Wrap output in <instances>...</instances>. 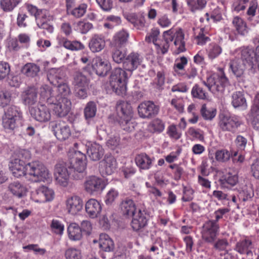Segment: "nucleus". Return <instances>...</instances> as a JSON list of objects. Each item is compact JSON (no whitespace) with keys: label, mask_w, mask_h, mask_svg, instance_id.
Masks as SVG:
<instances>
[{"label":"nucleus","mask_w":259,"mask_h":259,"mask_svg":"<svg viewBox=\"0 0 259 259\" xmlns=\"http://www.w3.org/2000/svg\"><path fill=\"white\" fill-rule=\"evenodd\" d=\"M128 37V33L125 30H121L117 32L113 36L112 45L116 48L123 47L126 45Z\"/></svg>","instance_id":"nucleus-31"},{"label":"nucleus","mask_w":259,"mask_h":259,"mask_svg":"<svg viewBox=\"0 0 259 259\" xmlns=\"http://www.w3.org/2000/svg\"><path fill=\"white\" fill-rule=\"evenodd\" d=\"M11 101V95L8 92L0 93V106L4 107L8 105Z\"/></svg>","instance_id":"nucleus-61"},{"label":"nucleus","mask_w":259,"mask_h":259,"mask_svg":"<svg viewBox=\"0 0 259 259\" xmlns=\"http://www.w3.org/2000/svg\"><path fill=\"white\" fill-rule=\"evenodd\" d=\"M51 126L54 135L60 141L66 140L71 135L70 126L67 123L62 120L51 122Z\"/></svg>","instance_id":"nucleus-9"},{"label":"nucleus","mask_w":259,"mask_h":259,"mask_svg":"<svg viewBox=\"0 0 259 259\" xmlns=\"http://www.w3.org/2000/svg\"><path fill=\"white\" fill-rule=\"evenodd\" d=\"M135 161L140 169L148 170L152 166L153 160L145 153H141L136 156Z\"/></svg>","instance_id":"nucleus-27"},{"label":"nucleus","mask_w":259,"mask_h":259,"mask_svg":"<svg viewBox=\"0 0 259 259\" xmlns=\"http://www.w3.org/2000/svg\"><path fill=\"white\" fill-rule=\"evenodd\" d=\"M118 195V192L114 189H111L106 196L105 202L106 204H111Z\"/></svg>","instance_id":"nucleus-64"},{"label":"nucleus","mask_w":259,"mask_h":259,"mask_svg":"<svg viewBox=\"0 0 259 259\" xmlns=\"http://www.w3.org/2000/svg\"><path fill=\"white\" fill-rule=\"evenodd\" d=\"M29 112L32 117L39 122H46L51 118L49 109L42 105H40L37 107H29Z\"/></svg>","instance_id":"nucleus-16"},{"label":"nucleus","mask_w":259,"mask_h":259,"mask_svg":"<svg viewBox=\"0 0 259 259\" xmlns=\"http://www.w3.org/2000/svg\"><path fill=\"white\" fill-rule=\"evenodd\" d=\"M47 102L52 105L53 113L58 117L66 116L70 112L71 108L70 100L67 97H62L59 96L56 98L51 97L48 99Z\"/></svg>","instance_id":"nucleus-3"},{"label":"nucleus","mask_w":259,"mask_h":259,"mask_svg":"<svg viewBox=\"0 0 259 259\" xmlns=\"http://www.w3.org/2000/svg\"><path fill=\"white\" fill-rule=\"evenodd\" d=\"M36 23L39 28L46 30L48 33H51L54 31V27L47 21L39 20Z\"/></svg>","instance_id":"nucleus-63"},{"label":"nucleus","mask_w":259,"mask_h":259,"mask_svg":"<svg viewBox=\"0 0 259 259\" xmlns=\"http://www.w3.org/2000/svg\"><path fill=\"white\" fill-rule=\"evenodd\" d=\"M143 58L139 54L136 52H132L128 54L123 62V69L129 72L131 76L132 72L136 70L142 62Z\"/></svg>","instance_id":"nucleus-14"},{"label":"nucleus","mask_w":259,"mask_h":259,"mask_svg":"<svg viewBox=\"0 0 259 259\" xmlns=\"http://www.w3.org/2000/svg\"><path fill=\"white\" fill-rule=\"evenodd\" d=\"M14 159L20 160V163H26V160L30 158V153L29 151L25 149H20L15 152Z\"/></svg>","instance_id":"nucleus-45"},{"label":"nucleus","mask_w":259,"mask_h":259,"mask_svg":"<svg viewBox=\"0 0 259 259\" xmlns=\"http://www.w3.org/2000/svg\"><path fill=\"white\" fill-rule=\"evenodd\" d=\"M69 238L72 240H79L82 236L80 227L76 223H71L68 227Z\"/></svg>","instance_id":"nucleus-38"},{"label":"nucleus","mask_w":259,"mask_h":259,"mask_svg":"<svg viewBox=\"0 0 259 259\" xmlns=\"http://www.w3.org/2000/svg\"><path fill=\"white\" fill-rule=\"evenodd\" d=\"M208 90L213 94L223 93L229 81L224 72L219 75H210L206 78Z\"/></svg>","instance_id":"nucleus-5"},{"label":"nucleus","mask_w":259,"mask_h":259,"mask_svg":"<svg viewBox=\"0 0 259 259\" xmlns=\"http://www.w3.org/2000/svg\"><path fill=\"white\" fill-rule=\"evenodd\" d=\"M231 103L235 108H240L245 109L247 106L244 94L241 91H237L233 93Z\"/></svg>","instance_id":"nucleus-30"},{"label":"nucleus","mask_w":259,"mask_h":259,"mask_svg":"<svg viewBox=\"0 0 259 259\" xmlns=\"http://www.w3.org/2000/svg\"><path fill=\"white\" fill-rule=\"evenodd\" d=\"M10 72V66L8 63L0 61V80L6 78Z\"/></svg>","instance_id":"nucleus-53"},{"label":"nucleus","mask_w":259,"mask_h":259,"mask_svg":"<svg viewBox=\"0 0 259 259\" xmlns=\"http://www.w3.org/2000/svg\"><path fill=\"white\" fill-rule=\"evenodd\" d=\"M232 24L238 34L245 35L248 32V28L246 22L238 16L235 17L232 20Z\"/></svg>","instance_id":"nucleus-36"},{"label":"nucleus","mask_w":259,"mask_h":259,"mask_svg":"<svg viewBox=\"0 0 259 259\" xmlns=\"http://www.w3.org/2000/svg\"><path fill=\"white\" fill-rule=\"evenodd\" d=\"M155 83L157 85V89L162 90V86L165 82V76L163 72L158 71L157 73L156 77L155 79Z\"/></svg>","instance_id":"nucleus-62"},{"label":"nucleus","mask_w":259,"mask_h":259,"mask_svg":"<svg viewBox=\"0 0 259 259\" xmlns=\"http://www.w3.org/2000/svg\"><path fill=\"white\" fill-rule=\"evenodd\" d=\"M187 3L191 12L202 10L206 5L205 0H187Z\"/></svg>","instance_id":"nucleus-42"},{"label":"nucleus","mask_w":259,"mask_h":259,"mask_svg":"<svg viewBox=\"0 0 259 259\" xmlns=\"http://www.w3.org/2000/svg\"><path fill=\"white\" fill-rule=\"evenodd\" d=\"M241 59L242 62H244L249 67L252 68L255 62L254 58V51L252 49L246 47L241 49Z\"/></svg>","instance_id":"nucleus-28"},{"label":"nucleus","mask_w":259,"mask_h":259,"mask_svg":"<svg viewBox=\"0 0 259 259\" xmlns=\"http://www.w3.org/2000/svg\"><path fill=\"white\" fill-rule=\"evenodd\" d=\"M51 227L53 231L56 234L61 235L63 233L64 225L59 220L53 219L52 221Z\"/></svg>","instance_id":"nucleus-54"},{"label":"nucleus","mask_w":259,"mask_h":259,"mask_svg":"<svg viewBox=\"0 0 259 259\" xmlns=\"http://www.w3.org/2000/svg\"><path fill=\"white\" fill-rule=\"evenodd\" d=\"M26 164L25 163H20V160L13 159L9 165L13 176L19 178L27 175Z\"/></svg>","instance_id":"nucleus-25"},{"label":"nucleus","mask_w":259,"mask_h":259,"mask_svg":"<svg viewBox=\"0 0 259 259\" xmlns=\"http://www.w3.org/2000/svg\"><path fill=\"white\" fill-rule=\"evenodd\" d=\"M96 2L104 11L109 12L113 8L112 0H96Z\"/></svg>","instance_id":"nucleus-58"},{"label":"nucleus","mask_w":259,"mask_h":259,"mask_svg":"<svg viewBox=\"0 0 259 259\" xmlns=\"http://www.w3.org/2000/svg\"><path fill=\"white\" fill-rule=\"evenodd\" d=\"M57 39L60 46L72 51L81 50L84 48V45L77 40L70 41L64 37H58Z\"/></svg>","instance_id":"nucleus-26"},{"label":"nucleus","mask_w":259,"mask_h":259,"mask_svg":"<svg viewBox=\"0 0 259 259\" xmlns=\"http://www.w3.org/2000/svg\"><path fill=\"white\" fill-rule=\"evenodd\" d=\"M120 208L122 213L126 217H133L136 210L135 204L131 199L126 198L120 203Z\"/></svg>","instance_id":"nucleus-29"},{"label":"nucleus","mask_w":259,"mask_h":259,"mask_svg":"<svg viewBox=\"0 0 259 259\" xmlns=\"http://www.w3.org/2000/svg\"><path fill=\"white\" fill-rule=\"evenodd\" d=\"M8 190L14 196L21 198L26 191L25 187L18 181L11 183L8 186Z\"/></svg>","instance_id":"nucleus-37"},{"label":"nucleus","mask_w":259,"mask_h":259,"mask_svg":"<svg viewBox=\"0 0 259 259\" xmlns=\"http://www.w3.org/2000/svg\"><path fill=\"white\" fill-rule=\"evenodd\" d=\"M117 162L115 158L111 154H106L103 160L99 163V171L103 177L112 175L115 170Z\"/></svg>","instance_id":"nucleus-8"},{"label":"nucleus","mask_w":259,"mask_h":259,"mask_svg":"<svg viewBox=\"0 0 259 259\" xmlns=\"http://www.w3.org/2000/svg\"><path fill=\"white\" fill-rule=\"evenodd\" d=\"M86 156L80 151H75L69 155V164L61 161L55 165L54 175L57 182L63 187H66L69 178L80 180L86 175Z\"/></svg>","instance_id":"nucleus-1"},{"label":"nucleus","mask_w":259,"mask_h":259,"mask_svg":"<svg viewBox=\"0 0 259 259\" xmlns=\"http://www.w3.org/2000/svg\"><path fill=\"white\" fill-rule=\"evenodd\" d=\"M246 68V64L242 62L239 59H234L229 63L230 70L240 83L245 82L244 72Z\"/></svg>","instance_id":"nucleus-12"},{"label":"nucleus","mask_w":259,"mask_h":259,"mask_svg":"<svg viewBox=\"0 0 259 259\" xmlns=\"http://www.w3.org/2000/svg\"><path fill=\"white\" fill-rule=\"evenodd\" d=\"M20 2V0H2L1 6L5 12L12 11Z\"/></svg>","instance_id":"nucleus-47"},{"label":"nucleus","mask_w":259,"mask_h":259,"mask_svg":"<svg viewBox=\"0 0 259 259\" xmlns=\"http://www.w3.org/2000/svg\"><path fill=\"white\" fill-rule=\"evenodd\" d=\"M160 34L159 29L155 28L151 30V33L149 35L146 36L145 40L148 42H150L152 41L153 43L158 48L160 47V46L156 43L158 39V37Z\"/></svg>","instance_id":"nucleus-52"},{"label":"nucleus","mask_w":259,"mask_h":259,"mask_svg":"<svg viewBox=\"0 0 259 259\" xmlns=\"http://www.w3.org/2000/svg\"><path fill=\"white\" fill-rule=\"evenodd\" d=\"M36 192L38 196L41 198V201L47 202L52 201L54 198V191L47 187L42 186L37 188Z\"/></svg>","instance_id":"nucleus-35"},{"label":"nucleus","mask_w":259,"mask_h":259,"mask_svg":"<svg viewBox=\"0 0 259 259\" xmlns=\"http://www.w3.org/2000/svg\"><path fill=\"white\" fill-rule=\"evenodd\" d=\"M112 57L114 62L117 64L122 63L123 66L126 56L125 52L121 51L119 48H116L112 52Z\"/></svg>","instance_id":"nucleus-44"},{"label":"nucleus","mask_w":259,"mask_h":259,"mask_svg":"<svg viewBox=\"0 0 259 259\" xmlns=\"http://www.w3.org/2000/svg\"><path fill=\"white\" fill-rule=\"evenodd\" d=\"M175 41L174 44L176 46H178V50L179 52H183L186 50L185 42L184 41V33L182 29L179 28L174 34Z\"/></svg>","instance_id":"nucleus-39"},{"label":"nucleus","mask_w":259,"mask_h":259,"mask_svg":"<svg viewBox=\"0 0 259 259\" xmlns=\"http://www.w3.org/2000/svg\"><path fill=\"white\" fill-rule=\"evenodd\" d=\"M238 180V177L236 175L229 173L225 176L224 179L221 180V183L225 187H228L227 185L234 186L237 184Z\"/></svg>","instance_id":"nucleus-46"},{"label":"nucleus","mask_w":259,"mask_h":259,"mask_svg":"<svg viewBox=\"0 0 259 259\" xmlns=\"http://www.w3.org/2000/svg\"><path fill=\"white\" fill-rule=\"evenodd\" d=\"M87 8V6L86 5H80L77 8L74 9L72 11L71 14L76 18H80L85 13Z\"/></svg>","instance_id":"nucleus-60"},{"label":"nucleus","mask_w":259,"mask_h":259,"mask_svg":"<svg viewBox=\"0 0 259 259\" xmlns=\"http://www.w3.org/2000/svg\"><path fill=\"white\" fill-rule=\"evenodd\" d=\"M252 248V241L249 239H244L238 242L234 249L241 254H246L249 255L252 253L251 249Z\"/></svg>","instance_id":"nucleus-34"},{"label":"nucleus","mask_w":259,"mask_h":259,"mask_svg":"<svg viewBox=\"0 0 259 259\" xmlns=\"http://www.w3.org/2000/svg\"><path fill=\"white\" fill-rule=\"evenodd\" d=\"M254 196V192L251 189H244L239 193V199L243 201L251 200Z\"/></svg>","instance_id":"nucleus-56"},{"label":"nucleus","mask_w":259,"mask_h":259,"mask_svg":"<svg viewBox=\"0 0 259 259\" xmlns=\"http://www.w3.org/2000/svg\"><path fill=\"white\" fill-rule=\"evenodd\" d=\"M200 113L203 118L205 120H211L216 115V110L214 109H207L205 104L202 105Z\"/></svg>","instance_id":"nucleus-49"},{"label":"nucleus","mask_w":259,"mask_h":259,"mask_svg":"<svg viewBox=\"0 0 259 259\" xmlns=\"http://www.w3.org/2000/svg\"><path fill=\"white\" fill-rule=\"evenodd\" d=\"M219 126L224 132H234L240 125V122L235 116L222 114L219 116Z\"/></svg>","instance_id":"nucleus-11"},{"label":"nucleus","mask_w":259,"mask_h":259,"mask_svg":"<svg viewBox=\"0 0 259 259\" xmlns=\"http://www.w3.org/2000/svg\"><path fill=\"white\" fill-rule=\"evenodd\" d=\"M116 109L118 113L121 114V118H123L122 124L124 122L126 125L128 124L133 113L131 105L127 102H122L117 105Z\"/></svg>","instance_id":"nucleus-19"},{"label":"nucleus","mask_w":259,"mask_h":259,"mask_svg":"<svg viewBox=\"0 0 259 259\" xmlns=\"http://www.w3.org/2000/svg\"><path fill=\"white\" fill-rule=\"evenodd\" d=\"M26 174L32 176L36 182L48 181L51 177L46 167L41 162L37 161L27 163Z\"/></svg>","instance_id":"nucleus-4"},{"label":"nucleus","mask_w":259,"mask_h":259,"mask_svg":"<svg viewBox=\"0 0 259 259\" xmlns=\"http://www.w3.org/2000/svg\"><path fill=\"white\" fill-rule=\"evenodd\" d=\"M23 103L30 107L34 105L37 101L36 89L34 87L28 88L22 94Z\"/></svg>","instance_id":"nucleus-23"},{"label":"nucleus","mask_w":259,"mask_h":259,"mask_svg":"<svg viewBox=\"0 0 259 259\" xmlns=\"http://www.w3.org/2000/svg\"><path fill=\"white\" fill-rule=\"evenodd\" d=\"M100 248L106 252L113 251L114 244L111 238L106 234H101L100 235L99 240Z\"/></svg>","instance_id":"nucleus-33"},{"label":"nucleus","mask_w":259,"mask_h":259,"mask_svg":"<svg viewBox=\"0 0 259 259\" xmlns=\"http://www.w3.org/2000/svg\"><path fill=\"white\" fill-rule=\"evenodd\" d=\"M66 259H81L80 251L74 248H69L65 252Z\"/></svg>","instance_id":"nucleus-50"},{"label":"nucleus","mask_w":259,"mask_h":259,"mask_svg":"<svg viewBox=\"0 0 259 259\" xmlns=\"http://www.w3.org/2000/svg\"><path fill=\"white\" fill-rule=\"evenodd\" d=\"M85 208L88 214L92 218H97L102 210L101 204L95 199L89 200L85 204Z\"/></svg>","instance_id":"nucleus-24"},{"label":"nucleus","mask_w":259,"mask_h":259,"mask_svg":"<svg viewBox=\"0 0 259 259\" xmlns=\"http://www.w3.org/2000/svg\"><path fill=\"white\" fill-rule=\"evenodd\" d=\"M219 225L212 220L206 222L201 231L202 238L206 242L213 243L218 234Z\"/></svg>","instance_id":"nucleus-7"},{"label":"nucleus","mask_w":259,"mask_h":259,"mask_svg":"<svg viewBox=\"0 0 259 259\" xmlns=\"http://www.w3.org/2000/svg\"><path fill=\"white\" fill-rule=\"evenodd\" d=\"M22 117L19 108L15 106L9 107L3 117V125L5 129L13 130L17 126V122Z\"/></svg>","instance_id":"nucleus-6"},{"label":"nucleus","mask_w":259,"mask_h":259,"mask_svg":"<svg viewBox=\"0 0 259 259\" xmlns=\"http://www.w3.org/2000/svg\"><path fill=\"white\" fill-rule=\"evenodd\" d=\"M129 76L130 75L128 73L121 68H115L111 71L109 77V85L116 95L119 96L125 95Z\"/></svg>","instance_id":"nucleus-2"},{"label":"nucleus","mask_w":259,"mask_h":259,"mask_svg":"<svg viewBox=\"0 0 259 259\" xmlns=\"http://www.w3.org/2000/svg\"><path fill=\"white\" fill-rule=\"evenodd\" d=\"M159 110V107L150 101L142 102L138 107L139 115L144 119L155 117L158 113Z\"/></svg>","instance_id":"nucleus-10"},{"label":"nucleus","mask_w":259,"mask_h":259,"mask_svg":"<svg viewBox=\"0 0 259 259\" xmlns=\"http://www.w3.org/2000/svg\"><path fill=\"white\" fill-rule=\"evenodd\" d=\"M92 68L98 75L105 76L111 70V66L107 60L98 56L93 59Z\"/></svg>","instance_id":"nucleus-15"},{"label":"nucleus","mask_w":259,"mask_h":259,"mask_svg":"<svg viewBox=\"0 0 259 259\" xmlns=\"http://www.w3.org/2000/svg\"><path fill=\"white\" fill-rule=\"evenodd\" d=\"M222 52V48L217 44H213L208 52V57L210 59H213L217 57Z\"/></svg>","instance_id":"nucleus-55"},{"label":"nucleus","mask_w":259,"mask_h":259,"mask_svg":"<svg viewBox=\"0 0 259 259\" xmlns=\"http://www.w3.org/2000/svg\"><path fill=\"white\" fill-rule=\"evenodd\" d=\"M215 157L217 161L224 162L230 159L231 153L226 149L219 150L215 152Z\"/></svg>","instance_id":"nucleus-48"},{"label":"nucleus","mask_w":259,"mask_h":259,"mask_svg":"<svg viewBox=\"0 0 259 259\" xmlns=\"http://www.w3.org/2000/svg\"><path fill=\"white\" fill-rule=\"evenodd\" d=\"M55 86L57 87V91L58 92L57 96L66 97V96L70 95L71 93L70 89L68 85L65 82L59 83Z\"/></svg>","instance_id":"nucleus-51"},{"label":"nucleus","mask_w":259,"mask_h":259,"mask_svg":"<svg viewBox=\"0 0 259 259\" xmlns=\"http://www.w3.org/2000/svg\"><path fill=\"white\" fill-rule=\"evenodd\" d=\"M97 112V104L94 101L89 102L85 105L83 113L87 120H90L94 118Z\"/></svg>","instance_id":"nucleus-40"},{"label":"nucleus","mask_w":259,"mask_h":259,"mask_svg":"<svg viewBox=\"0 0 259 259\" xmlns=\"http://www.w3.org/2000/svg\"><path fill=\"white\" fill-rule=\"evenodd\" d=\"M148 215L146 212L139 209L137 214L133 218L131 225L135 231H139L144 229L148 224Z\"/></svg>","instance_id":"nucleus-18"},{"label":"nucleus","mask_w":259,"mask_h":259,"mask_svg":"<svg viewBox=\"0 0 259 259\" xmlns=\"http://www.w3.org/2000/svg\"><path fill=\"white\" fill-rule=\"evenodd\" d=\"M73 83L75 88H88L89 81L87 77L80 72H76L74 75Z\"/></svg>","instance_id":"nucleus-41"},{"label":"nucleus","mask_w":259,"mask_h":259,"mask_svg":"<svg viewBox=\"0 0 259 259\" xmlns=\"http://www.w3.org/2000/svg\"><path fill=\"white\" fill-rule=\"evenodd\" d=\"M87 152L92 160L98 161L104 155V150L100 144L93 143L88 146Z\"/></svg>","instance_id":"nucleus-21"},{"label":"nucleus","mask_w":259,"mask_h":259,"mask_svg":"<svg viewBox=\"0 0 259 259\" xmlns=\"http://www.w3.org/2000/svg\"><path fill=\"white\" fill-rule=\"evenodd\" d=\"M40 67L33 63H27L21 69V72L28 77L33 78L38 76Z\"/></svg>","instance_id":"nucleus-32"},{"label":"nucleus","mask_w":259,"mask_h":259,"mask_svg":"<svg viewBox=\"0 0 259 259\" xmlns=\"http://www.w3.org/2000/svg\"><path fill=\"white\" fill-rule=\"evenodd\" d=\"M66 73L65 70L60 68H53L49 70L47 74V78L54 86L58 85L65 81Z\"/></svg>","instance_id":"nucleus-17"},{"label":"nucleus","mask_w":259,"mask_h":259,"mask_svg":"<svg viewBox=\"0 0 259 259\" xmlns=\"http://www.w3.org/2000/svg\"><path fill=\"white\" fill-rule=\"evenodd\" d=\"M120 143V138L118 135H113L109 138L106 142L107 146L114 149L117 147Z\"/></svg>","instance_id":"nucleus-59"},{"label":"nucleus","mask_w":259,"mask_h":259,"mask_svg":"<svg viewBox=\"0 0 259 259\" xmlns=\"http://www.w3.org/2000/svg\"><path fill=\"white\" fill-rule=\"evenodd\" d=\"M106 45L105 37L102 35L94 34L90 39L89 47L93 53H98L103 50Z\"/></svg>","instance_id":"nucleus-20"},{"label":"nucleus","mask_w":259,"mask_h":259,"mask_svg":"<svg viewBox=\"0 0 259 259\" xmlns=\"http://www.w3.org/2000/svg\"><path fill=\"white\" fill-rule=\"evenodd\" d=\"M84 186L88 193L93 194L102 191L105 187V183L101 178L92 176L87 178Z\"/></svg>","instance_id":"nucleus-13"},{"label":"nucleus","mask_w":259,"mask_h":259,"mask_svg":"<svg viewBox=\"0 0 259 259\" xmlns=\"http://www.w3.org/2000/svg\"><path fill=\"white\" fill-rule=\"evenodd\" d=\"M191 95L194 98L205 100L207 98V93L198 84H195L192 89Z\"/></svg>","instance_id":"nucleus-43"},{"label":"nucleus","mask_w":259,"mask_h":259,"mask_svg":"<svg viewBox=\"0 0 259 259\" xmlns=\"http://www.w3.org/2000/svg\"><path fill=\"white\" fill-rule=\"evenodd\" d=\"M83 204L81 199L77 196H74L68 199L66 205L68 212L73 215L77 214L82 209Z\"/></svg>","instance_id":"nucleus-22"},{"label":"nucleus","mask_w":259,"mask_h":259,"mask_svg":"<svg viewBox=\"0 0 259 259\" xmlns=\"http://www.w3.org/2000/svg\"><path fill=\"white\" fill-rule=\"evenodd\" d=\"M77 27L82 34H85L93 28V26L91 23L80 21L77 23Z\"/></svg>","instance_id":"nucleus-57"}]
</instances>
